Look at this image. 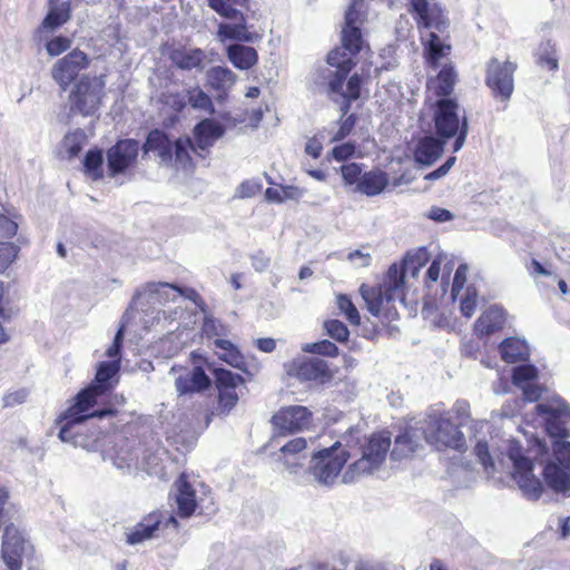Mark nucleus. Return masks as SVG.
I'll return each mask as SVG.
<instances>
[{
  "mask_svg": "<svg viewBox=\"0 0 570 570\" xmlns=\"http://www.w3.org/2000/svg\"><path fill=\"white\" fill-rule=\"evenodd\" d=\"M473 452L488 474L499 470H511L524 498L538 500L543 491L541 481L532 472V462L524 456L521 446L513 440H502L493 433L488 421H476L471 426Z\"/></svg>",
  "mask_w": 570,
  "mask_h": 570,
  "instance_id": "1",
  "label": "nucleus"
},
{
  "mask_svg": "<svg viewBox=\"0 0 570 570\" xmlns=\"http://www.w3.org/2000/svg\"><path fill=\"white\" fill-rule=\"evenodd\" d=\"M196 145L189 138L170 140L161 130L155 129L149 132L144 145V151L155 153L161 164L175 165L177 168H188L191 165L190 153L197 149H208L217 139L224 135L223 127L210 120L200 121L194 129Z\"/></svg>",
  "mask_w": 570,
  "mask_h": 570,
  "instance_id": "2",
  "label": "nucleus"
},
{
  "mask_svg": "<svg viewBox=\"0 0 570 570\" xmlns=\"http://www.w3.org/2000/svg\"><path fill=\"white\" fill-rule=\"evenodd\" d=\"M356 55L346 50H332L326 61L335 70L322 68L317 71L315 79L320 83L327 81V94L333 101L340 104L343 115L347 114L351 102L358 99L361 95L363 78L358 73L351 76L344 88V80L355 66Z\"/></svg>",
  "mask_w": 570,
  "mask_h": 570,
  "instance_id": "3",
  "label": "nucleus"
},
{
  "mask_svg": "<svg viewBox=\"0 0 570 570\" xmlns=\"http://www.w3.org/2000/svg\"><path fill=\"white\" fill-rule=\"evenodd\" d=\"M101 395L102 393L98 392L91 385L77 394L75 403L60 416L63 424L59 431V439L62 442H69L75 446L83 449L92 448L97 436H92L91 441L85 438V421L95 416L101 417L111 413L110 411L91 412V409L97 403V399Z\"/></svg>",
  "mask_w": 570,
  "mask_h": 570,
  "instance_id": "4",
  "label": "nucleus"
},
{
  "mask_svg": "<svg viewBox=\"0 0 570 570\" xmlns=\"http://www.w3.org/2000/svg\"><path fill=\"white\" fill-rule=\"evenodd\" d=\"M414 19L419 27L428 30L423 36L425 53L429 63L436 66L438 60L448 55L450 46L433 30L443 32L449 27V20L438 0H410Z\"/></svg>",
  "mask_w": 570,
  "mask_h": 570,
  "instance_id": "5",
  "label": "nucleus"
},
{
  "mask_svg": "<svg viewBox=\"0 0 570 570\" xmlns=\"http://www.w3.org/2000/svg\"><path fill=\"white\" fill-rule=\"evenodd\" d=\"M391 449L389 432L373 433L364 439L360 446L361 458L350 464L343 474L344 483H352L358 478L379 470L385 462Z\"/></svg>",
  "mask_w": 570,
  "mask_h": 570,
  "instance_id": "6",
  "label": "nucleus"
},
{
  "mask_svg": "<svg viewBox=\"0 0 570 570\" xmlns=\"http://www.w3.org/2000/svg\"><path fill=\"white\" fill-rule=\"evenodd\" d=\"M433 121L436 135L445 141L455 137L453 151L461 150L468 136L469 125L458 102L453 99L440 98L434 104Z\"/></svg>",
  "mask_w": 570,
  "mask_h": 570,
  "instance_id": "7",
  "label": "nucleus"
},
{
  "mask_svg": "<svg viewBox=\"0 0 570 570\" xmlns=\"http://www.w3.org/2000/svg\"><path fill=\"white\" fill-rule=\"evenodd\" d=\"M341 443L335 442L330 448L313 452L305 482L314 481L323 487H331L337 480L344 464L351 456L345 449L340 450Z\"/></svg>",
  "mask_w": 570,
  "mask_h": 570,
  "instance_id": "8",
  "label": "nucleus"
},
{
  "mask_svg": "<svg viewBox=\"0 0 570 570\" xmlns=\"http://www.w3.org/2000/svg\"><path fill=\"white\" fill-rule=\"evenodd\" d=\"M426 442L436 449L463 450L465 439L458 425L451 420L450 413L432 411L422 428Z\"/></svg>",
  "mask_w": 570,
  "mask_h": 570,
  "instance_id": "9",
  "label": "nucleus"
},
{
  "mask_svg": "<svg viewBox=\"0 0 570 570\" xmlns=\"http://www.w3.org/2000/svg\"><path fill=\"white\" fill-rule=\"evenodd\" d=\"M553 458L543 466L546 483L553 491L570 497V442H553Z\"/></svg>",
  "mask_w": 570,
  "mask_h": 570,
  "instance_id": "10",
  "label": "nucleus"
},
{
  "mask_svg": "<svg viewBox=\"0 0 570 570\" xmlns=\"http://www.w3.org/2000/svg\"><path fill=\"white\" fill-rule=\"evenodd\" d=\"M105 76H83L70 95L72 109L82 116L94 115L100 107L105 95Z\"/></svg>",
  "mask_w": 570,
  "mask_h": 570,
  "instance_id": "11",
  "label": "nucleus"
},
{
  "mask_svg": "<svg viewBox=\"0 0 570 570\" xmlns=\"http://www.w3.org/2000/svg\"><path fill=\"white\" fill-rule=\"evenodd\" d=\"M535 413L541 416L546 430L552 438H567V423L570 422V404L558 394L537 404Z\"/></svg>",
  "mask_w": 570,
  "mask_h": 570,
  "instance_id": "12",
  "label": "nucleus"
},
{
  "mask_svg": "<svg viewBox=\"0 0 570 570\" xmlns=\"http://www.w3.org/2000/svg\"><path fill=\"white\" fill-rule=\"evenodd\" d=\"M366 16L365 0H351L345 12V23L342 29V47L334 50H346L347 52L358 53L363 47L361 26Z\"/></svg>",
  "mask_w": 570,
  "mask_h": 570,
  "instance_id": "13",
  "label": "nucleus"
},
{
  "mask_svg": "<svg viewBox=\"0 0 570 570\" xmlns=\"http://www.w3.org/2000/svg\"><path fill=\"white\" fill-rule=\"evenodd\" d=\"M139 451V449L132 450L127 440L119 438L115 445L105 452L104 460L110 461L115 468L121 471L142 469L148 473H157L158 458L154 455L140 462L138 459Z\"/></svg>",
  "mask_w": 570,
  "mask_h": 570,
  "instance_id": "14",
  "label": "nucleus"
},
{
  "mask_svg": "<svg viewBox=\"0 0 570 570\" xmlns=\"http://www.w3.org/2000/svg\"><path fill=\"white\" fill-rule=\"evenodd\" d=\"M177 524L176 518L167 511H153L126 532V542L131 546L142 543L158 538L165 528L169 525L177 528Z\"/></svg>",
  "mask_w": 570,
  "mask_h": 570,
  "instance_id": "15",
  "label": "nucleus"
},
{
  "mask_svg": "<svg viewBox=\"0 0 570 570\" xmlns=\"http://www.w3.org/2000/svg\"><path fill=\"white\" fill-rule=\"evenodd\" d=\"M517 65L509 60L500 62L492 58L487 63L485 83L490 88L494 98L501 101H508L514 90L513 73Z\"/></svg>",
  "mask_w": 570,
  "mask_h": 570,
  "instance_id": "16",
  "label": "nucleus"
},
{
  "mask_svg": "<svg viewBox=\"0 0 570 570\" xmlns=\"http://www.w3.org/2000/svg\"><path fill=\"white\" fill-rule=\"evenodd\" d=\"M30 550L28 541L13 523L4 528L2 540V559L10 570H20L22 558Z\"/></svg>",
  "mask_w": 570,
  "mask_h": 570,
  "instance_id": "17",
  "label": "nucleus"
},
{
  "mask_svg": "<svg viewBox=\"0 0 570 570\" xmlns=\"http://www.w3.org/2000/svg\"><path fill=\"white\" fill-rule=\"evenodd\" d=\"M312 421V412L302 405H293L281 409L272 422L278 433H293L307 429Z\"/></svg>",
  "mask_w": 570,
  "mask_h": 570,
  "instance_id": "18",
  "label": "nucleus"
},
{
  "mask_svg": "<svg viewBox=\"0 0 570 570\" xmlns=\"http://www.w3.org/2000/svg\"><path fill=\"white\" fill-rule=\"evenodd\" d=\"M87 65V55L80 50H72L53 65L51 76L65 90Z\"/></svg>",
  "mask_w": 570,
  "mask_h": 570,
  "instance_id": "19",
  "label": "nucleus"
},
{
  "mask_svg": "<svg viewBox=\"0 0 570 570\" xmlns=\"http://www.w3.org/2000/svg\"><path fill=\"white\" fill-rule=\"evenodd\" d=\"M360 291L372 315L383 316L389 321L396 316V309L392 303L400 299V297L382 287L373 288L362 285Z\"/></svg>",
  "mask_w": 570,
  "mask_h": 570,
  "instance_id": "20",
  "label": "nucleus"
},
{
  "mask_svg": "<svg viewBox=\"0 0 570 570\" xmlns=\"http://www.w3.org/2000/svg\"><path fill=\"white\" fill-rule=\"evenodd\" d=\"M286 373L299 381H321L331 377L326 362L320 358L298 357L285 365Z\"/></svg>",
  "mask_w": 570,
  "mask_h": 570,
  "instance_id": "21",
  "label": "nucleus"
},
{
  "mask_svg": "<svg viewBox=\"0 0 570 570\" xmlns=\"http://www.w3.org/2000/svg\"><path fill=\"white\" fill-rule=\"evenodd\" d=\"M140 146L135 139L119 140L107 153L108 168L111 175L124 173L138 157Z\"/></svg>",
  "mask_w": 570,
  "mask_h": 570,
  "instance_id": "22",
  "label": "nucleus"
},
{
  "mask_svg": "<svg viewBox=\"0 0 570 570\" xmlns=\"http://www.w3.org/2000/svg\"><path fill=\"white\" fill-rule=\"evenodd\" d=\"M170 373L175 376V387L178 394L198 393L209 387L210 380L199 366L191 370L173 366Z\"/></svg>",
  "mask_w": 570,
  "mask_h": 570,
  "instance_id": "23",
  "label": "nucleus"
},
{
  "mask_svg": "<svg viewBox=\"0 0 570 570\" xmlns=\"http://www.w3.org/2000/svg\"><path fill=\"white\" fill-rule=\"evenodd\" d=\"M216 385L219 392L218 405L223 412H229L238 401L235 389L243 384L244 380L239 374L228 370L217 368L215 371Z\"/></svg>",
  "mask_w": 570,
  "mask_h": 570,
  "instance_id": "24",
  "label": "nucleus"
},
{
  "mask_svg": "<svg viewBox=\"0 0 570 570\" xmlns=\"http://www.w3.org/2000/svg\"><path fill=\"white\" fill-rule=\"evenodd\" d=\"M179 291L180 287L169 283H148L137 291L134 302L137 303L140 298H146L148 304L174 302L179 297Z\"/></svg>",
  "mask_w": 570,
  "mask_h": 570,
  "instance_id": "25",
  "label": "nucleus"
},
{
  "mask_svg": "<svg viewBox=\"0 0 570 570\" xmlns=\"http://www.w3.org/2000/svg\"><path fill=\"white\" fill-rule=\"evenodd\" d=\"M171 62L181 70H203L208 62L207 55L199 48L181 47L171 50Z\"/></svg>",
  "mask_w": 570,
  "mask_h": 570,
  "instance_id": "26",
  "label": "nucleus"
},
{
  "mask_svg": "<svg viewBox=\"0 0 570 570\" xmlns=\"http://www.w3.org/2000/svg\"><path fill=\"white\" fill-rule=\"evenodd\" d=\"M445 142L433 136L423 137L415 146L414 160L423 166L433 165L442 156Z\"/></svg>",
  "mask_w": 570,
  "mask_h": 570,
  "instance_id": "27",
  "label": "nucleus"
},
{
  "mask_svg": "<svg viewBox=\"0 0 570 570\" xmlns=\"http://www.w3.org/2000/svg\"><path fill=\"white\" fill-rule=\"evenodd\" d=\"M174 498L179 517L188 518L194 513L196 509L195 490L187 482L185 474L174 483Z\"/></svg>",
  "mask_w": 570,
  "mask_h": 570,
  "instance_id": "28",
  "label": "nucleus"
},
{
  "mask_svg": "<svg viewBox=\"0 0 570 570\" xmlns=\"http://www.w3.org/2000/svg\"><path fill=\"white\" fill-rule=\"evenodd\" d=\"M206 86L218 95H226L236 83L238 77L228 67L214 66L206 71Z\"/></svg>",
  "mask_w": 570,
  "mask_h": 570,
  "instance_id": "29",
  "label": "nucleus"
},
{
  "mask_svg": "<svg viewBox=\"0 0 570 570\" xmlns=\"http://www.w3.org/2000/svg\"><path fill=\"white\" fill-rule=\"evenodd\" d=\"M120 370V360L100 362L94 382L90 384L98 392L105 394L118 383V373Z\"/></svg>",
  "mask_w": 570,
  "mask_h": 570,
  "instance_id": "30",
  "label": "nucleus"
},
{
  "mask_svg": "<svg viewBox=\"0 0 570 570\" xmlns=\"http://www.w3.org/2000/svg\"><path fill=\"white\" fill-rule=\"evenodd\" d=\"M421 436L413 428L405 429L395 438L394 448L391 450V459L401 461L411 456L420 446Z\"/></svg>",
  "mask_w": 570,
  "mask_h": 570,
  "instance_id": "31",
  "label": "nucleus"
},
{
  "mask_svg": "<svg viewBox=\"0 0 570 570\" xmlns=\"http://www.w3.org/2000/svg\"><path fill=\"white\" fill-rule=\"evenodd\" d=\"M234 23H220L217 30V38L220 42L226 40L253 42L256 36L247 30L246 20L242 13V19H230Z\"/></svg>",
  "mask_w": 570,
  "mask_h": 570,
  "instance_id": "32",
  "label": "nucleus"
},
{
  "mask_svg": "<svg viewBox=\"0 0 570 570\" xmlns=\"http://www.w3.org/2000/svg\"><path fill=\"white\" fill-rule=\"evenodd\" d=\"M505 315L501 307L493 305L484 311L475 322L474 328L478 335H491L502 328Z\"/></svg>",
  "mask_w": 570,
  "mask_h": 570,
  "instance_id": "33",
  "label": "nucleus"
},
{
  "mask_svg": "<svg viewBox=\"0 0 570 570\" xmlns=\"http://www.w3.org/2000/svg\"><path fill=\"white\" fill-rule=\"evenodd\" d=\"M227 58L239 70H248L258 61L257 51L244 45H230L227 48Z\"/></svg>",
  "mask_w": 570,
  "mask_h": 570,
  "instance_id": "34",
  "label": "nucleus"
},
{
  "mask_svg": "<svg viewBox=\"0 0 570 570\" xmlns=\"http://www.w3.org/2000/svg\"><path fill=\"white\" fill-rule=\"evenodd\" d=\"M389 184L387 174L382 170H371L364 173L361 181L355 187V191L366 196H376L381 194Z\"/></svg>",
  "mask_w": 570,
  "mask_h": 570,
  "instance_id": "35",
  "label": "nucleus"
},
{
  "mask_svg": "<svg viewBox=\"0 0 570 570\" xmlns=\"http://www.w3.org/2000/svg\"><path fill=\"white\" fill-rule=\"evenodd\" d=\"M70 18V6L67 0H50L49 12L42 22L45 29L55 30Z\"/></svg>",
  "mask_w": 570,
  "mask_h": 570,
  "instance_id": "36",
  "label": "nucleus"
},
{
  "mask_svg": "<svg viewBox=\"0 0 570 570\" xmlns=\"http://www.w3.org/2000/svg\"><path fill=\"white\" fill-rule=\"evenodd\" d=\"M456 75L452 66H444L439 75L429 82V90L439 97L449 96L455 85Z\"/></svg>",
  "mask_w": 570,
  "mask_h": 570,
  "instance_id": "37",
  "label": "nucleus"
},
{
  "mask_svg": "<svg viewBox=\"0 0 570 570\" xmlns=\"http://www.w3.org/2000/svg\"><path fill=\"white\" fill-rule=\"evenodd\" d=\"M501 357L507 363H517L527 360L529 347L519 338H507L500 345Z\"/></svg>",
  "mask_w": 570,
  "mask_h": 570,
  "instance_id": "38",
  "label": "nucleus"
},
{
  "mask_svg": "<svg viewBox=\"0 0 570 570\" xmlns=\"http://www.w3.org/2000/svg\"><path fill=\"white\" fill-rule=\"evenodd\" d=\"M214 347L217 356L232 365L233 367L239 368L244 364V358L238 348L234 343L226 338H216L214 342Z\"/></svg>",
  "mask_w": 570,
  "mask_h": 570,
  "instance_id": "39",
  "label": "nucleus"
},
{
  "mask_svg": "<svg viewBox=\"0 0 570 570\" xmlns=\"http://www.w3.org/2000/svg\"><path fill=\"white\" fill-rule=\"evenodd\" d=\"M306 190L298 186L287 185L279 187H269L265 190V197L272 203H284L286 200H299Z\"/></svg>",
  "mask_w": 570,
  "mask_h": 570,
  "instance_id": "40",
  "label": "nucleus"
},
{
  "mask_svg": "<svg viewBox=\"0 0 570 570\" xmlns=\"http://www.w3.org/2000/svg\"><path fill=\"white\" fill-rule=\"evenodd\" d=\"M406 275H410V272H405L404 264L401 266L394 264L389 268L386 277L380 287L402 299V287Z\"/></svg>",
  "mask_w": 570,
  "mask_h": 570,
  "instance_id": "41",
  "label": "nucleus"
},
{
  "mask_svg": "<svg viewBox=\"0 0 570 570\" xmlns=\"http://www.w3.org/2000/svg\"><path fill=\"white\" fill-rule=\"evenodd\" d=\"M247 0H208L209 7L225 19H242V12L235 6H243Z\"/></svg>",
  "mask_w": 570,
  "mask_h": 570,
  "instance_id": "42",
  "label": "nucleus"
},
{
  "mask_svg": "<svg viewBox=\"0 0 570 570\" xmlns=\"http://www.w3.org/2000/svg\"><path fill=\"white\" fill-rule=\"evenodd\" d=\"M307 458H299V455H292L288 453H281L279 461L283 463L285 470L294 476H297L301 482H305L307 469L305 462Z\"/></svg>",
  "mask_w": 570,
  "mask_h": 570,
  "instance_id": "43",
  "label": "nucleus"
},
{
  "mask_svg": "<svg viewBox=\"0 0 570 570\" xmlns=\"http://www.w3.org/2000/svg\"><path fill=\"white\" fill-rule=\"evenodd\" d=\"M187 102L194 108L208 114L214 112V105L210 97L199 87H193L187 90Z\"/></svg>",
  "mask_w": 570,
  "mask_h": 570,
  "instance_id": "44",
  "label": "nucleus"
},
{
  "mask_svg": "<svg viewBox=\"0 0 570 570\" xmlns=\"http://www.w3.org/2000/svg\"><path fill=\"white\" fill-rule=\"evenodd\" d=\"M429 261V253L425 248H417L414 252L407 253L403 264L405 272H410L412 277L419 275L420 268L423 267Z\"/></svg>",
  "mask_w": 570,
  "mask_h": 570,
  "instance_id": "45",
  "label": "nucleus"
},
{
  "mask_svg": "<svg viewBox=\"0 0 570 570\" xmlns=\"http://www.w3.org/2000/svg\"><path fill=\"white\" fill-rule=\"evenodd\" d=\"M202 330L207 338L214 341L216 338H225L230 332L227 325L210 315H205Z\"/></svg>",
  "mask_w": 570,
  "mask_h": 570,
  "instance_id": "46",
  "label": "nucleus"
},
{
  "mask_svg": "<svg viewBox=\"0 0 570 570\" xmlns=\"http://www.w3.org/2000/svg\"><path fill=\"white\" fill-rule=\"evenodd\" d=\"M538 63L548 70L554 71L559 67L557 51L554 45L551 41H547L540 45L538 51Z\"/></svg>",
  "mask_w": 570,
  "mask_h": 570,
  "instance_id": "47",
  "label": "nucleus"
},
{
  "mask_svg": "<svg viewBox=\"0 0 570 570\" xmlns=\"http://www.w3.org/2000/svg\"><path fill=\"white\" fill-rule=\"evenodd\" d=\"M460 303V311L463 316L470 318L478 305V292L474 286H466L464 291L458 296Z\"/></svg>",
  "mask_w": 570,
  "mask_h": 570,
  "instance_id": "48",
  "label": "nucleus"
},
{
  "mask_svg": "<svg viewBox=\"0 0 570 570\" xmlns=\"http://www.w3.org/2000/svg\"><path fill=\"white\" fill-rule=\"evenodd\" d=\"M537 377L538 368L531 364L515 366L512 372V382L517 387L529 384Z\"/></svg>",
  "mask_w": 570,
  "mask_h": 570,
  "instance_id": "49",
  "label": "nucleus"
},
{
  "mask_svg": "<svg viewBox=\"0 0 570 570\" xmlns=\"http://www.w3.org/2000/svg\"><path fill=\"white\" fill-rule=\"evenodd\" d=\"M86 136L83 131L78 130L65 136L62 147L70 158L76 157L81 151Z\"/></svg>",
  "mask_w": 570,
  "mask_h": 570,
  "instance_id": "50",
  "label": "nucleus"
},
{
  "mask_svg": "<svg viewBox=\"0 0 570 570\" xmlns=\"http://www.w3.org/2000/svg\"><path fill=\"white\" fill-rule=\"evenodd\" d=\"M336 305L352 325H360L361 317L352 301L343 294L337 295Z\"/></svg>",
  "mask_w": 570,
  "mask_h": 570,
  "instance_id": "51",
  "label": "nucleus"
},
{
  "mask_svg": "<svg viewBox=\"0 0 570 570\" xmlns=\"http://www.w3.org/2000/svg\"><path fill=\"white\" fill-rule=\"evenodd\" d=\"M302 351L305 353L318 354L324 356H335L338 354L337 346L327 340H323L316 343H305L302 346Z\"/></svg>",
  "mask_w": 570,
  "mask_h": 570,
  "instance_id": "52",
  "label": "nucleus"
},
{
  "mask_svg": "<svg viewBox=\"0 0 570 570\" xmlns=\"http://www.w3.org/2000/svg\"><path fill=\"white\" fill-rule=\"evenodd\" d=\"M102 154L99 150H90L85 157V168L94 179L101 176Z\"/></svg>",
  "mask_w": 570,
  "mask_h": 570,
  "instance_id": "53",
  "label": "nucleus"
},
{
  "mask_svg": "<svg viewBox=\"0 0 570 570\" xmlns=\"http://www.w3.org/2000/svg\"><path fill=\"white\" fill-rule=\"evenodd\" d=\"M341 174H342L345 185H350V186L355 185V187L361 181L362 176H363L362 167H361V165H358L356 163H350V164L343 165L341 167Z\"/></svg>",
  "mask_w": 570,
  "mask_h": 570,
  "instance_id": "54",
  "label": "nucleus"
},
{
  "mask_svg": "<svg viewBox=\"0 0 570 570\" xmlns=\"http://www.w3.org/2000/svg\"><path fill=\"white\" fill-rule=\"evenodd\" d=\"M307 441L304 438H295L287 443H285L279 452L288 453L292 455H299V458H307Z\"/></svg>",
  "mask_w": 570,
  "mask_h": 570,
  "instance_id": "55",
  "label": "nucleus"
},
{
  "mask_svg": "<svg viewBox=\"0 0 570 570\" xmlns=\"http://www.w3.org/2000/svg\"><path fill=\"white\" fill-rule=\"evenodd\" d=\"M325 330L332 338L338 342H345L350 335L347 327L338 320L325 322Z\"/></svg>",
  "mask_w": 570,
  "mask_h": 570,
  "instance_id": "56",
  "label": "nucleus"
},
{
  "mask_svg": "<svg viewBox=\"0 0 570 570\" xmlns=\"http://www.w3.org/2000/svg\"><path fill=\"white\" fill-rule=\"evenodd\" d=\"M466 273H468V266L464 264H461L454 274L452 289H451V297L455 302L458 296L462 291L465 289L464 284L466 281Z\"/></svg>",
  "mask_w": 570,
  "mask_h": 570,
  "instance_id": "57",
  "label": "nucleus"
},
{
  "mask_svg": "<svg viewBox=\"0 0 570 570\" xmlns=\"http://www.w3.org/2000/svg\"><path fill=\"white\" fill-rule=\"evenodd\" d=\"M71 47V40L66 37H56L47 42L46 50L49 56L56 57Z\"/></svg>",
  "mask_w": 570,
  "mask_h": 570,
  "instance_id": "58",
  "label": "nucleus"
},
{
  "mask_svg": "<svg viewBox=\"0 0 570 570\" xmlns=\"http://www.w3.org/2000/svg\"><path fill=\"white\" fill-rule=\"evenodd\" d=\"M18 255V247L12 243H0V268H7Z\"/></svg>",
  "mask_w": 570,
  "mask_h": 570,
  "instance_id": "59",
  "label": "nucleus"
},
{
  "mask_svg": "<svg viewBox=\"0 0 570 570\" xmlns=\"http://www.w3.org/2000/svg\"><path fill=\"white\" fill-rule=\"evenodd\" d=\"M127 316V313L125 314L124 317ZM124 331H125V324H124V320L121 321V325L120 327L118 328L116 335H115V338H114V342L111 343V345L106 350V355L112 360H117L119 358L120 360V348H121V344H122V338H124Z\"/></svg>",
  "mask_w": 570,
  "mask_h": 570,
  "instance_id": "60",
  "label": "nucleus"
},
{
  "mask_svg": "<svg viewBox=\"0 0 570 570\" xmlns=\"http://www.w3.org/2000/svg\"><path fill=\"white\" fill-rule=\"evenodd\" d=\"M443 261H445V256L440 255L430 265V267L425 274L426 286H430L431 283H435L439 279L440 272H441V264Z\"/></svg>",
  "mask_w": 570,
  "mask_h": 570,
  "instance_id": "61",
  "label": "nucleus"
},
{
  "mask_svg": "<svg viewBox=\"0 0 570 570\" xmlns=\"http://www.w3.org/2000/svg\"><path fill=\"white\" fill-rule=\"evenodd\" d=\"M355 151V145L352 142H345L336 146L332 150V156L337 161H343L353 156Z\"/></svg>",
  "mask_w": 570,
  "mask_h": 570,
  "instance_id": "62",
  "label": "nucleus"
},
{
  "mask_svg": "<svg viewBox=\"0 0 570 570\" xmlns=\"http://www.w3.org/2000/svg\"><path fill=\"white\" fill-rule=\"evenodd\" d=\"M519 389L522 391L524 401H528V402L538 401L541 397L542 392H543L542 386H540L538 384H533V383L525 384Z\"/></svg>",
  "mask_w": 570,
  "mask_h": 570,
  "instance_id": "63",
  "label": "nucleus"
},
{
  "mask_svg": "<svg viewBox=\"0 0 570 570\" xmlns=\"http://www.w3.org/2000/svg\"><path fill=\"white\" fill-rule=\"evenodd\" d=\"M261 189V185L253 180H246L237 187V195L240 198H250Z\"/></svg>",
  "mask_w": 570,
  "mask_h": 570,
  "instance_id": "64",
  "label": "nucleus"
}]
</instances>
